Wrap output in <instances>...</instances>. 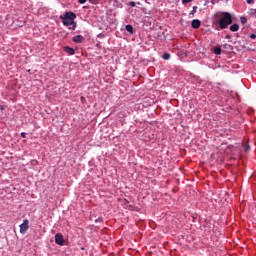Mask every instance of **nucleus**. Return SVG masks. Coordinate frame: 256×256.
<instances>
[{
	"label": "nucleus",
	"mask_w": 256,
	"mask_h": 256,
	"mask_svg": "<svg viewBox=\"0 0 256 256\" xmlns=\"http://www.w3.org/2000/svg\"><path fill=\"white\" fill-rule=\"evenodd\" d=\"M199 27H201V21L197 20V19H194L192 21V28L193 29H199Z\"/></svg>",
	"instance_id": "nucleus-7"
},
{
	"label": "nucleus",
	"mask_w": 256,
	"mask_h": 256,
	"mask_svg": "<svg viewBox=\"0 0 256 256\" xmlns=\"http://www.w3.org/2000/svg\"><path fill=\"white\" fill-rule=\"evenodd\" d=\"M95 0H89L90 3H94Z\"/></svg>",
	"instance_id": "nucleus-22"
},
{
	"label": "nucleus",
	"mask_w": 256,
	"mask_h": 256,
	"mask_svg": "<svg viewBox=\"0 0 256 256\" xmlns=\"http://www.w3.org/2000/svg\"><path fill=\"white\" fill-rule=\"evenodd\" d=\"M78 3H80V5H85V3H87V0H78Z\"/></svg>",
	"instance_id": "nucleus-14"
},
{
	"label": "nucleus",
	"mask_w": 256,
	"mask_h": 256,
	"mask_svg": "<svg viewBox=\"0 0 256 256\" xmlns=\"http://www.w3.org/2000/svg\"><path fill=\"white\" fill-rule=\"evenodd\" d=\"M240 21H241L242 25H245V23H247V18L241 17Z\"/></svg>",
	"instance_id": "nucleus-13"
},
{
	"label": "nucleus",
	"mask_w": 256,
	"mask_h": 256,
	"mask_svg": "<svg viewBox=\"0 0 256 256\" xmlns=\"http://www.w3.org/2000/svg\"><path fill=\"white\" fill-rule=\"evenodd\" d=\"M248 5H251L252 3H255V0H247Z\"/></svg>",
	"instance_id": "nucleus-18"
},
{
	"label": "nucleus",
	"mask_w": 256,
	"mask_h": 256,
	"mask_svg": "<svg viewBox=\"0 0 256 256\" xmlns=\"http://www.w3.org/2000/svg\"><path fill=\"white\" fill-rule=\"evenodd\" d=\"M214 53L215 55H221V48L220 47L214 48Z\"/></svg>",
	"instance_id": "nucleus-11"
},
{
	"label": "nucleus",
	"mask_w": 256,
	"mask_h": 256,
	"mask_svg": "<svg viewBox=\"0 0 256 256\" xmlns=\"http://www.w3.org/2000/svg\"><path fill=\"white\" fill-rule=\"evenodd\" d=\"M21 137H22L23 139H25V137H27V133L22 132V133H21Z\"/></svg>",
	"instance_id": "nucleus-17"
},
{
	"label": "nucleus",
	"mask_w": 256,
	"mask_h": 256,
	"mask_svg": "<svg viewBox=\"0 0 256 256\" xmlns=\"http://www.w3.org/2000/svg\"><path fill=\"white\" fill-rule=\"evenodd\" d=\"M72 41L74 43H83V41H85V37H83L82 35H76L72 38Z\"/></svg>",
	"instance_id": "nucleus-5"
},
{
	"label": "nucleus",
	"mask_w": 256,
	"mask_h": 256,
	"mask_svg": "<svg viewBox=\"0 0 256 256\" xmlns=\"http://www.w3.org/2000/svg\"><path fill=\"white\" fill-rule=\"evenodd\" d=\"M63 51H65V53H68V55H75V49H73L69 46H65L63 48Z\"/></svg>",
	"instance_id": "nucleus-6"
},
{
	"label": "nucleus",
	"mask_w": 256,
	"mask_h": 256,
	"mask_svg": "<svg viewBox=\"0 0 256 256\" xmlns=\"http://www.w3.org/2000/svg\"><path fill=\"white\" fill-rule=\"evenodd\" d=\"M195 13H197V6H193V9H192L190 15H195Z\"/></svg>",
	"instance_id": "nucleus-12"
},
{
	"label": "nucleus",
	"mask_w": 256,
	"mask_h": 256,
	"mask_svg": "<svg viewBox=\"0 0 256 256\" xmlns=\"http://www.w3.org/2000/svg\"><path fill=\"white\" fill-rule=\"evenodd\" d=\"M230 31H232L233 33L239 31V24H233L230 26Z\"/></svg>",
	"instance_id": "nucleus-8"
},
{
	"label": "nucleus",
	"mask_w": 256,
	"mask_h": 256,
	"mask_svg": "<svg viewBox=\"0 0 256 256\" xmlns=\"http://www.w3.org/2000/svg\"><path fill=\"white\" fill-rule=\"evenodd\" d=\"M126 31H128V33L133 34V26L132 25H126Z\"/></svg>",
	"instance_id": "nucleus-10"
},
{
	"label": "nucleus",
	"mask_w": 256,
	"mask_h": 256,
	"mask_svg": "<svg viewBox=\"0 0 256 256\" xmlns=\"http://www.w3.org/2000/svg\"><path fill=\"white\" fill-rule=\"evenodd\" d=\"M250 39H256V34H251Z\"/></svg>",
	"instance_id": "nucleus-19"
},
{
	"label": "nucleus",
	"mask_w": 256,
	"mask_h": 256,
	"mask_svg": "<svg viewBox=\"0 0 256 256\" xmlns=\"http://www.w3.org/2000/svg\"><path fill=\"white\" fill-rule=\"evenodd\" d=\"M29 231V220H23V223L20 225V233L25 235Z\"/></svg>",
	"instance_id": "nucleus-3"
},
{
	"label": "nucleus",
	"mask_w": 256,
	"mask_h": 256,
	"mask_svg": "<svg viewBox=\"0 0 256 256\" xmlns=\"http://www.w3.org/2000/svg\"><path fill=\"white\" fill-rule=\"evenodd\" d=\"M55 243L56 245H65V239L63 238V234L57 233L55 235Z\"/></svg>",
	"instance_id": "nucleus-4"
},
{
	"label": "nucleus",
	"mask_w": 256,
	"mask_h": 256,
	"mask_svg": "<svg viewBox=\"0 0 256 256\" xmlns=\"http://www.w3.org/2000/svg\"><path fill=\"white\" fill-rule=\"evenodd\" d=\"M162 59H164L165 61H169V59H171V54L164 53L163 56H162Z\"/></svg>",
	"instance_id": "nucleus-9"
},
{
	"label": "nucleus",
	"mask_w": 256,
	"mask_h": 256,
	"mask_svg": "<svg viewBox=\"0 0 256 256\" xmlns=\"http://www.w3.org/2000/svg\"><path fill=\"white\" fill-rule=\"evenodd\" d=\"M135 2H130V7H135Z\"/></svg>",
	"instance_id": "nucleus-20"
},
{
	"label": "nucleus",
	"mask_w": 256,
	"mask_h": 256,
	"mask_svg": "<svg viewBox=\"0 0 256 256\" xmlns=\"http://www.w3.org/2000/svg\"><path fill=\"white\" fill-rule=\"evenodd\" d=\"M233 23V16L229 12H221L218 15V25L220 29H227Z\"/></svg>",
	"instance_id": "nucleus-2"
},
{
	"label": "nucleus",
	"mask_w": 256,
	"mask_h": 256,
	"mask_svg": "<svg viewBox=\"0 0 256 256\" xmlns=\"http://www.w3.org/2000/svg\"><path fill=\"white\" fill-rule=\"evenodd\" d=\"M225 39H231V35H226Z\"/></svg>",
	"instance_id": "nucleus-21"
},
{
	"label": "nucleus",
	"mask_w": 256,
	"mask_h": 256,
	"mask_svg": "<svg viewBox=\"0 0 256 256\" xmlns=\"http://www.w3.org/2000/svg\"><path fill=\"white\" fill-rule=\"evenodd\" d=\"M62 19L63 25L75 31V27H77V23H75V19H77V15L73 12H66L64 16H60Z\"/></svg>",
	"instance_id": "nucleus-1"
},
{
	"label": "nucleus",
	"mask_w": 256,
	"mask_h": 256,
	"mask_svg": "<svg viewBox=\"0 0 256 256\" xmlns=\"http://www.w3.org/2000/svg\"><path fill=\"white\" fill-rule=\"evenodd\" d=\"M256 14V9H250V15H255Z\"/></svg>",
	"instance_id": "nucleus-16"
},
{
	"label": "nucleus",
	"mask_w": 256,
	"mask_h": 256,
	"mask_svg": "<svg viewBox=\"0 0 256 256\" xmlns=\"http://www.w3.org/2000/svg\"><path fill=\"white\" fill-rule=\"evenodd\" d=\"M193 0H182L183 5H187V3H191Z\"/></svg>",
	"instance_id": "nucleus-15"
}]
</instances>
